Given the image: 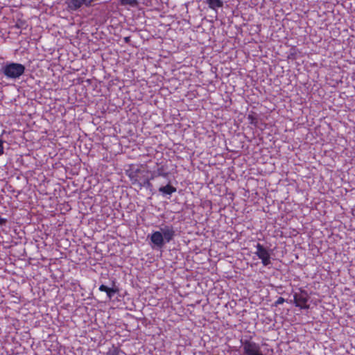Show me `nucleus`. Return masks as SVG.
Returning <instances> with one entry per match:
<instances>
[{
    "label": "nucleus",
    "instance_id": "nucleus-17",
    "mask_svg": "<svg viewBox=\"0 0 355 355\" xmlns=\"http://www.w3.org/2000/svg\"><path fill=\"white\" fill-rule=\"evenodd\" d=\"M84 3H85V6L88 7V6H90L92 3L94 1V0H82Z\"/></svg>",
    "mask_w": 355,
    "mask_h": 355
},
{
    "label": "nucleus",
    "instance_id": "nucleus-13",
    "mask_svg": "<svg viewBox=\"0 0 355 355\" xmlns=\"http://www.w3.org/2000/svg\"><path fill=\"white\" fill-rule=\"evenodd\" d=\"M248 119L251 125L254 126L257 125L258 120L257 119L253 116L252 114H249L248 116Z\"/></svg>",
    "mask_w": 355,
    "mask_h": 355
},
{
    "label": "nucleus",
    "instance_id": "nucleus-19",
    "mask_svg": "<svg viewBox=\"0 0 355 355\" xmlns=\"http://www.w3.org/2000/svg\"><path fill=\"white\" fill-rule=\"evenodd\" d=\"M157 175L156 173L154 171V172L153 173V174H152L151 177H150V178H148L150 179V181L151 180H153L154 178H157Z\"/></svg>",
    "mask_w": 355,
    "mask_h": 355
},
{
    "label": "nucleus",
    "instance_id": "nucleus-4",
    "mask_svg": "<svg viewBox=\"0 0 355 355\" xmlns=\"http://www.w3.org/2000/svg\"><path fill=\"white\" fill-rule=\"evenodd\" d=\"M299 291L298 293H295L293 295V302L296 306L302 309H308L309 308V305L307 304L309 300V294L302 288H300Z\"/></svg>",
    "mask_w": 355,
    "mask_h": 355
},
{
    "label": "nucleus",
    "instance_id": "nucleus-11",
    "mask_svg": "<svg viewBox=\"0 0 355 355\" xmlns=\"http://www.w3.org/2000/svg\"><path fill=\"white\" fill-rule=\"evenodd\" d=\"M120 4L121 6H130L132 8H136L139 5L137 0H120Z\"/></svg>",
    "mask_w": 355,
    "mask_h": 355
},
{
    "label": "nucleus",
    "instance_id": "nucleus-16",
    "mask_svg": "<svg viewBox=\"0 0 355 355\" xmlns=\"http://www.w3.org/2000/svg\"><path fill=\"white\" fill-rule=\"evenodd\" d=\"M3 142L2 139H0V155L3 153Z\"/></svg>",
    "mask_w": 355,
    "mask_h": 355
},
{
    "label": "nucleus",
    "instance_id": "nucleus-10",
    "mask_svg": "<svg viewBox=\"0 0 355 355\" xmlns=\"http://www.w3.org/2000/svg\"><path fill=\"white\" fill-rule=\"evenodd\" d=\"M209 8L216 10L219 8L223 6V1L222 0H205Z\"/></svg>",
    "mask_w": 355,
    "mask_h": 355
},
{
    "label": "nucleus",
    "instance_id": "nucleus-7",
    "mask_svg": "<svg viewBox=\"0 0 355 355\" xmlns=\"http://www.w3.org/2000/svg\"><path fill=\"white\" fill-rule=\"evenodd\" d=\"M99 290L101 291L105 292L109 300H111L114 294L119 292V288L115 286L114 282H112V287L110 288L104 284H102L100 286Z\"/></svg>",
    "mask_w": 355,
    "mask_h": 355
},
{
    "label": "nucleus",
    "instance_id": "nucleus-15",
    "mask_svg": "<svg viewBox=\"0 0 355 355\" xmlns=\"http://www.w3.org/2000/svg\"><path fill=\"white\" fill-rule=\"evenodd\" d=\"M286 300L284 298L279 297L277 300L275 302L274 305L277 306L278 305L282 304Z\"/></svg>",
    "mask_w": 355,
    "mask_h": 355
},
{
    "label": "nucleus",
    "instance_id": "nucleus-8",
    "mask_svg": "<svg viewBox=\"0 0 355 355\" xmlns=\"http://www.w3.org/2000/svg\"><path fill=\"white\" fill-rule=\"evenodd\" d=\"M65 3L67 6V10L69 11H76L85 6V3L82 0H66Z\"/></svg>",
    "mask_w": 355,
    "mask_h": 355
},
{
    "label": "nucleus",
    "instance_id": "nucleus-6",
    "mask_svg": "<svg viewBox=\"0 0 355 355\" xmlns=\"http://www.w3.org/2000/svg\"><path fill=\"white\" fill-rule=\"evenodd\" d=\"M257 251L254 254L261 260V263L264 266H268L271 264L270 254L269 250L266 249L263 245L257 243L256 245Z\"/></svg>",
    "mask_w": 355,
    "mask_h": 355
},
{
    "label": "nucleus",
    "instance_id": "nucleus-2",
    "mask_svg": "<svg viewBox=\"0 0 355 355\" xmlns=\"http://www.w3.org/2000/svg\"><path fill=\"white\" fill-rule=\"evenodd\" d=\"M127 175L132 184L137 185L139 189L145 187L150 191H153V186L150 182L148 177L146 176L145 171H141L140 168H137L136 170L128 171Z\"/></svg>",
    "mask_w": 355,
    "mask_h": 355
},
{
    "label": "nucleus",
    "instance_id": "nucleus-20",
    "mask_svg": "<svg viewBox=\"0 0 355 355\" xmlns=\"http://www.w3.org/2000/svg\"><path fill=\"white\" fill-rule=\"evenodd\" d=\"M124 42L126 44L130 43V37H124Z\"/></svg>",
    "mask_w": 355,
    "mask_h": 355
},
{
    "label": "nucleus",
    "instance_id": "nucleus-1",
    "mask_svg": "<svg viewBox=\"0 0 355 355\" xmlns=\"http://www.w3.org/2000/svg\"><path fill=\"white\" fill-rule=\"evenodd\" d=\"M175 236V231L172 225H164L160 228V231H155L148 235L150 240V245L153 249L162 250L166 243L171 242Z\"/></svg>",
    "mask_w": 355,
    "mask_h": 355
},
{
    "label": "nucleus",
    "instance_id": "nucleus-18",
    "mask_svg": "<svg viewBox=\"0 0 355 355\" xmlns=\"http://www.w3.org/2000/svg\"><path fill=\"white\" fill-rule=\"evenodd\" d=\"M7 223V220L6 218H3L0 217V227H3Z\"/></svg>",
    "mask_w": 355,
    "mask_h": 355
},
{
    "label": "nucleus",
    "instance_id": "nucleus-9",
    "mask_svg": "<svg viewBox=\"0 0 355 355\" xmlns=\"http://www.w3.org/2000/svg\"><path fill=\"white\" fill-rule=\"evenodd\" d=\"M158 191L163 196H171L172 193L176 192L177 189L171 185L169 181L166 185L160 187Z\"/></svg>",
    "mask_w": 355,
    "mask_h": 355
},
{
    "label": "nucleus",
    "instance_id": "nucleus-12",
    "mask_svg": "<svg viewBox=\"0 0 355 355\" xmlns=\"http://www.w3.org/2000/svg\"><path fill=\"white\" fill-rule=\"evenodd\" d=\"M155 172L156 173L157 177L162 176V177H164V178H167L168 176V172H165L164 171L163 167L158 168L157 170L156 171H155Z\"/></svg>",
    "mask_w": 355,
    "mask_h": 355
},
{
    "label": "nucleus",
    "instance_id": "nucleus-5",
    "mask_svg": "<svg viewBox=\"0 0 355 355\" xmlns=\"http://www.w3.org/2000/svg\"><path fill=\"white\" fill-rule=\"evenodd\" d=\"M241 343L245 355H263L258 343L250 340H241Z\"/></svg>",
    "mask_w": 355,
    "mask_h": 355
},
{
    "label": "nucleus",
    "instance_id": "nucleus-14",
    "mask_svg": "<svg viewBox=\"0 0 355 355\" xmlns=\"http://www.w3.org/2000/svg\"><path fill=\"white\" fill-rule=\"evenodd\" d=\"M26 25V21L24 20H19L15 24V27L17 28H23Z\"/></svg>",
    "mask_w": 355,
    "mask_h": 355
},
{
    "label": "nucleus",
    "instance_id": "nucleus-3",
    "mask_svg": "<svg viewBox=\"0 0 355 355\" xmlns=\"http://www.w3.org/2000/svg\"><path fill=\"white\" fill-rule=\"evenodd\" d=\"M26 67L22 64L6 62L2 65L1 72L7 79L17 80L24 73Z\"/></svg>",
    "mask_w": 355,
    "mask_h": 355
}]
</instances>
